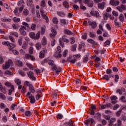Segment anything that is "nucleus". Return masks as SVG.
Masks as SVG:
<instances>
[{
    "mask_svg": "<svg viewBox=\"0 0 126 126\" xmlns=\"http://www.w3.org/2000/svg\"><path fill=\"white\" fill-rule=\"evenodd\" d=\"M48 64L53 66L51 67V69L53 71L55 70L57 74H59V72H61L62 68L61 67H57V65L55 64V62H54L53 60H49L48 61Z\"/></svg>",
    "mask_w": 126,
    "mask_h": 126,
    "instance_id": "obj_1",
    "label": "nucleus"
},
{
    "mask_svg": "<svg viewBox=\"0 0 126 126\" xmlns=\"http://www.w3.org/2000/svg\"><path fill=\"white\" fill-rule=\"evenodd\" d=\"M2 44L7 47L9 51H12L13 49L16 47L14 43H11L9 41H3Z\"/></svg>",
    "mask_w": 126,
    "mask_h": 126,
    "instance_id": "obj_2",
    "label": "nucleus"
},
{
    "mask_svg": "<svg viewBox=\"0 0 126 126\" xmlns=\"http://www.w3.org/2000/svg\"><path fill=\"white\" fill-rule=\"evenodd\" d=\"M13 62H12V60L9 59L6 62L5 65H2V68L3 69H7L8 68H9L10 66H13Z\"/></svg>",
    "mask_w": 126,
    "mask_h": 126,
    "instance_id": "obj_3",
    "label": "nucleus"
},
{
    "mask_svg": "<svg viewBox=\"0 0 126 126\" xmlns=\"http://www.w3.org/2000/svg\"><path fill=\"white\" fill-rule=\"evenodd\" d=\"M29 36L32 39L34 40H39L40 39V32H38L36 34L34 32H32L29 33Z\"/></svg>",
    "mask_w": 126,
    "mask_h": 126,
    "instance_id": "obj_4",
    "label": "nucleus"
},
{
    "mask_svg": "<svg viewBox=\"0 0 126 126\" xmlns=\"http://www.w3.org/2000/svg\"><path fill=\"white\" fill-rule=\"evenodd\" d=\"M27 97H28V98L30 99L31 104H34V103L36 102V99H35V96H34V95H32V94H31V93L28 92L27 94Z\"/></svg>",
    "mask_w": 126,
    "mask_h": 126,
    "instance_id": "obj_5",
    "label": "nucleus"
},
{
    "mask_svg": "<svg viewBox=\"0 0 126 126\" xmlns=\"http://www.w3.org/2000/svg\"><path fill=\"white\" fill-rule=\"evenodd\" d=\"M40 14L42 18H44L46 20V23H48L49 22V18H48V16H47V14H46L43 8H41L40 9Z\"/></svg>",
    "mask_w": 126,
    "mask_h": 126,
    "instance_id": "obj_6",
    "label": "nucleus"
},
{
    "mask_svg": "<svg viewBox=\"0 0 126 126\" xmlns=\"http://www.w3.org/2000/svg\"><path fill=\"white\" fill-rule=\"evenodd\" d=\"M62 47L61 46H58L57 47V53L58 54H55L54 55V56L55 58H56L57 59H60V58H62V54H60L61 52H62Z\"/></svg>",
    "mask_w": 126,
    "mask_h": 126,
    "instance_id": "obj_7",
    "label": "nucleus"
},
{
    "mask_svg": "<svg viewBox=\"0 0 126 126\" xmlns=\"http://www.w3.org/2000/svg\"><path fill=\"white\" fill-rule=\"evenodd\" d=\"M88 24L89 26H91L92 29H96V27H97V23H96L95 21H92L91 20H89L88 22Z\"/></svg>",
    "mask_w": 126,
    "mask_h": 126,
    "instance_id": "obj_8",
    "label": "nucleus"
},
{
    "mask_svg": "<svg viewBox=\"0 0 126 126\" xmlns=\"http://www.w3.org/2000/svg\"><path fill=\"white\" fill-rule=\"evenodd\" d=\"M28 76L32 80H36V77L34 76V73L31 71L28 72Z\"/></svg>",
    "mask_w": 126,
    "mask_h": 126,
    "instance_id": "obj_9",
    "label": "nucleus"
},
{
    "mask_svg": "<svg viewBox=\"0 0 126 126\" xmlns=\"http://www.w3.org/2000/svg\"><path fill=\"white\" fill-rule=\"evenodd\" d=\"M116 8L119 10V11H120V12H123V10H126V5L121 4L120 6H118Z\"/></svg>",
    "mask_w": 126,
    "mask_h": 126,
    "instance_id": "obj_10",
    "label": "nucleus"
},
{
    "mask_svg": "<svg viewBox=\"0 0 126 126\" xmlns=\"http://www.w3.org/2000/svg\"><path fill=\"white\" fill-rule=\"evenodd\" d=\"M84 3L87 4L89 7H93V2L90 0H84Z\"/></svg>",
    "mask_w": 126,
    "mask_h": 126,
    "instance_id": "obj_11",
    "label": "nucleus"
},
{
    "mask_svg": "<svg viewBox=\"0 0 126 126\" xmlns=\"http://www.w3.org/2000/svg\"><path fill=\"white\" fill-rule=\"evenodd\" d=\"M110 4L113 5V6H117L120 4V1L119 0H110Z\"/></svg>",
    "mask_w": 126,
    "mask_h": 126,
    "instance_id": "obj_12",
    "label": "nucleus"
},
{
    "mask_svg": "<svg viewBox=\"0 0 126 126\" xmlns=\"http://www.w3.org/2000/svg\"><path fill=\"white\" fill-rule=\"evenodd\" d=\"M90 14L92 16H94V17H99L100 14H99V12L97 11H92L90 12Z\"/></svg>",
    "mask_w": 126,
    "mask_h": 126,
    "instance_id": "obj_13",
    "label": "nucleus"
},
{
    "mask_svg": "<svg viewBox=\"0 0 126 126\" xmlns=\"http://www.w3.org/2000/svg\"><path fill=\"white\" fill-rule=\"evenodd\" d=\"M110 99L112 101L111 103H112V104H117L118 102L117 101V99H118V97H117V96L113 95L110 97Z\"/></svg>",
    "mask_w": 126,
    "mask_h": 126,
    "instance_id": "obj_14",
    "label": "nucleus"
},
{
    "mask_svg": "<svg viewBox=\"0 0 126 126\" xmlns=\"http://www.w3.org/2000/svg\"><path fill=\"white\" fill-rule=\"evenodd\" d=\"M0 91L4 94H6V89L5 87H3L1 83H0Z\"/></svg>",
    "mask_w": 126,
    "mask_h": 126,
    "instance_id": "obj_15",
    "label": "nucleus"
},
{
    "mask_svg": "<svg viewBox=\"0 0 126 126\" xmlns=\"http://www.w3.org/2000/svg\"><path fill=\"white\" fill-rule=\"evenodd\" d=\"M51 32L52 33L50 34V37L53 39V38H55L56 35H57V31L53 29H51Z\"/></svg>",
    "mask_w": 126,
    "mask_h": 126,
    "instance_id": "obj_16",
    "label": "nucleus"
},
{
    "mask_svg": "<svg viewBox=\"0 0 126 126\" xmlns=\"http://www.w3.org/2000/svg\"><path fill=\"white\" fill-rule=\"evenodd\" d=\"M112 107V104L111 103H107L103 105H101L100 109L104 110V109H106V108H110Z\"/></svg>",
    "mask_w": 126,
    "mask_h": 126,
    "instance_id": "obj_17",
    "label": "nucleus"
},
{
    "mask_svg": "<svg viewBox=\"0 0 126 126\" xmlns=\"http://www.w3.org/2000/svg\"><path fill=\"white\" fill-rule=\"evenodd\" d=\"M22 25L23 26H21V28L24 29V30H26L27 29V28H29V25L28 24L26 23V22H24L22 23Z\"/></svg>",
    "mask_w": 126,
    "mask_h": 126,
    "instance_id": "obj_18",
    "label": "nucleus"
},
{
    "mask_svg": "<svg viewBox=\"0 0 126 126\" xmlns=\"http://www.w3.org/2000/svg\"><path fill=\"white\" fill-rule=\"evenodd\" d=\"M105 4H106V3H105V2L98 3V8L99 9H104V6H105Z\"/></svg>",
    "mask_w": 126,
    "mask_h": 126,
    "instance_id": "obj_19",
    "label": "nucleus"
},
{
    "mask_svg": "<svg viewBox=\"0 0 126 126\" xmlns=\"http://www.w3.org/2000/svg\"><path fill=\"white\" fill-rule=\"evenodd\" d=\"M67 61L68 62V63H75L76 62H77V60L76 59H74V60H72L71 59V58L70 57H68L67 59Z\"/></svg>",
    "mask_w": 126,
    "mask_h": 126,
    "instance_id": "obj_20",
    "label": "nucleus"
},
{
    "mask_svg": "<svg viewBox=\"0 0 126 126\" xmlns=\"http://www.w3.org/2000/svg\"><path fill=\"white\" fill-rule=\"evenodd\" d=\"M40 6H41V8L46 7V1H45V0H42L40 2Z\"/></svg>",
    "mask_w": 126,
    "mask_h": 126,
    "instance_id": "obj_21",
    "label": "nucleus"
},
{
    "mask_svg": "<svg viewBox=\"0 0 126 126\" xmlns=\"http://www.w3.org/2000/svg\"><path fill=\"white\" fill-rule=\"evenodd\" d=\"M57 14L59 15V16H60L61 17H64L65 16V14L64 12L63 11H57Z\"/></svg>",
    "mask_w": 126,
    "mask_h": 126,
    "instance_id": "obj_22",
    "label": "nucleus"
},
{
    "mask_svg": "<svg viewBox=\"0 0 126 126\" xmlns=\"http://www.w3.org/2000/svg\"><path fill=\"white\" fill-rule=\"evenodd\" d=\"M60 24L62 25V26H63L64 25H65L66 24V20L64 19H61L60 20Z\"/></svg>",
    "mask_w": 126,
    "mask_h": 126,
    "instance_id": "obj_23",
    "label": "nucleus"
},
{
    "mask_svg": "<svg viewBox=\"0 0 126 126\" xmlns=\"http://www.w3.org/2000/svg\"><path fill=\"white\" fill-rule=\"evenodd\" d=\"M15 63L17 65V66H23V63H22V62L19 60H17L15 62Z\"/></svg>",
    "mask_w": 126,
    "mask_h": 126,
    "instance_id": "obj_24",
    "label": "nucleus"
},
{
    "mask_svg": "<svg viewBox=\"0 0 126 126\" xmlns=\"http://www.w3.org/2000/svg\"><path fill=\"white\" fill-rule=\"evenodd\" d=\"M110 77H113V75H109V77L108 76V75H105L103 76V79L106 80V81H109V80H110Z\"/></svg>",
    "mask_w": 126,
    "mask_h": 126,
    "instance_id": "obj_25",
    "label": "nucleus"
},
{
    "mask_svg": "<svg viewBox=\"0 0 126 126\" xmlns=\"http://www.w3.org/2000/svg\"><path fill=\"white\" fill-rule=\"evenodd\" d=\"M19 31H20V33L21 35H23V36H25V35H26L27 34L26 33V32H25L24 31V29H23V28H20Z\"/></svg>",
    "mask_w": 126,
    "mask_h": 126,
    "instance_id": "obj_26",
    "label": "nucleus"
},
{
    "mask_svg": "<svg viewBox=\"0 0 126 126\" xmlns=\"http://www.w3.org/2000/svg\"><path fill=\"white\" fill-rule=\"evenodd\" d=\"M29 90L32 93H34L36 92V91L35 90V88H34V86H33V85H32L29 88Z\"/></svg>",
    "mask_w": 126,
    "mask_h": 126,
    "instance_id": "obj_27",
    "label": "nucleus"
},
{
    "mask_svg": "<svg viewBox=\"0 0 126 126\" xmlns=\"http://www.w3.org/2000/svg\"><path fill=\"white\" fill-rule=\"evenodd\" d=\"M119 19L121 22H124L125 21V17L123 14H120L119 17Z\"/></svg>",
    "mask_w": 126,
    "mask_h": 126,
    "instance_id": "obj_28",
    "label": "nucleus"
},
{
    "mask_svg": "<svg viewBox=\"0 0 126 126\" xmlns=\"http://www.w3.org/2000/svg\"><path fill=\"white\" fill-rule=\"evenodd\" d=\"M42 45L43 46H46L47 45V38L45 36H43L42 40Z\"/></svg>",
    "mask_w": 126,
    "mask_h": 126,
    "instance_id": "obj_29",
    "label": "nucleus"
},
{
    "mask_svg": "<svg viewBox=\"0 0 126 126\" xmlns=\"http://www.w3.org/2000/svg\"><path fill=\"white\" fill-rule=\"evenodd\" d=\"M14 91V86H11V89L9 90L8 94V95H11L12 92Z\"/></svg>",
    "mask_w": 126,
    "mask_h": 126,
    "instance_id": "obj_30",
    "label": "nucleus"
},
{
    "mask_svg": "<svg viewBox=\"0 0 126 126\" xmlns=\"http://www.w3.org/2000/svg\"><path fill=\"white\" fill-rule=\"evenodd\" d=\"M35 47L36 50L39 51V50H41V49L42 48V45H41V43H37L35 44Z\"/></svg>",
    "mask_w": 126,
    "mask_h": 126,
    "instance_id": "obj_31",
    "label": "nucleus"
},
{
    "mask_svg": "<svg viewBox=\"0 0 126 126\" xmlns=\"http://www.w3.org/2000/svg\"><path fill=\"white\" fill-rule=\"evenodd\" d=\"M73 125V122L71 121H70L68 122H66L64 124L65 126H71Z\"/></svg>",
    "mask_w": 126,
    "mask_h": 126,
    "instance_id": "obj_32",
    "label": "nucleus"
},
{
    "mask_svg": "<svg viewBox=\"0 0 126 126\" xmlns=\"http://www.w3.org/2000/svg\"><path fill=\"white\" fill-rule=\"evenodd\" d=\"M88 43H90V44H92V45H97V43H96V42H95V41H94V40L91 39H88Z\"/></svg>",
    "mask_w": 126,
    "mask_h": 126,
    "instance_id": "obj_33",
    "label": "nucleus"
},
{
    "mask_svg": "<svg viewBox=\"0 0 126 126\" xmlns=\"http://www.w3.org/2000/svg\"><path fill=\"white\" fill-rule=\"evenodd\" d=\"M116 122V118H113L111 119V120L109 122V124H108V126H113V123H115Z\"/></svg>",
    "mask_w": 126,
    "mask_h": 126,
    "instance_id": "obj_34",
    "label": "nucleus"
},
{
    "mask_svg": "<svg viewBox=\"0 0 126 126\" xmlns=\"http://www.w3.org/2000/svg\"><path fill=\"white\" fill-rule=\"evenodd\" d=\"M62 40L63 42H65V43H68V42H69V40H68V39H67L66 36L65 35L63 36Z\"/></svg>",
    "mask_w": 126,
    "mask_h": 126,
    "instance_id": "obj_35",
    "label": "nucleus"
},
{
    "mask_svg": "<svg viewBox=\"0 0 126 126\" xmlns=\"http://www.w3.org/2000/svg\"><path fill=\"white\" fill-rule=\"evenodd\" d=\"M76 48H77V45H73L71 47V51H72L73 52H75V51H76Z\"/></svg>",
    "mask_w": 126,
    "mask_h": 126,
    "instance_id": "obj_36",
    "label": "nucleus"
},
{
    "mask_svg": "<svg viewBox=\"0 0 126 126\" xmlns=\"http://www.w3.org/2000/svg\"><path fill=\"white\" fill-rule=\"evenodd\" d=\"M82 48H85V43L83 42H81V44H80L79 46V50H81Z\"/></svg>",
    "mask_w": 126,
    "mask_h": 126,
    "instance_id": "obj_37",
    "label": "nucleus"
},
{
    "mask_svg": "<svg viewBox=\"0 0 126 126\" xmlns=\"http://www.w3.org/2000/svg\"><path fill=\"white\" fill-rule=\"evenodd\" d=\"M52 21L54 24H58V23H59V20H58V18L56 17L53 18Z\"/></svg>",
    "mask_w": 126,
    "mask_h": 126,
    "instance_id": "obj_38",
    "label": "nucleus"
},
{
    "mask_svg": "<svg viewBox=\"0 0 126 126\" xmlns=\"http://www.w3.org/2000/svg\"><path fill=\"white\" fill-rule=\"evenodd\" d=\"M0 99L2 100H5L6 99V96L3 94L0 93Z\"/></svg>",
    "mask_w": 126,
    "mask_h": 126,
    "instance_id": "obj_39",
    "label": "nucleus"
},
{
    "mask_svg": "<svg viewBox=\"0 0 126 126\" xmlns=\"http://www.w3.org/2000/svg\"><path fill=\"white\" fill-rule=\"evenodd\" d=\"M27 66H28V67H29V68H30V69H31L32 70H33V65H32V64L30 63H26Z\"/></svg>",
    "mask_w": 126,
    "mask_h": 126,
    "instance_id": "obj_40",
    "label": "nucleus"
},
{
    "mask_svg": "<svg viewBox=\"0 0 126 126\" xmlns=\"http://www.w3.org/2000/svg\"><path fill=\"white\" fill-rule=\"evenodd\" d=\"M27 3L28 6H31L33 4V0H27Z\"/></svg>",
    "mask_w": 126,
    "mask_h": 126,
    "instance_id": "obj_41",
    "label": "nucleus"
},
{
    "mask_svg": "<svg viewBox=\"0 0 126 126\" xmlns=\"http://www.w3.org/2000/svg\"><path fill=\"white\" fill-rule=\"evenodd\" d=\"M10 35H11L12 36H15V37H18V33L15 32H11L10 33Z\"/></svg>",
    "mask_w": 126,
    "mask_h": 126,
    "instance_id": "obj_42",
    "label": "nucleus"
},
{
    "mask_svg": "<svg viewBox=\"0 0 126 126\" xmlns=\"http://www.w3.org/2000/svg\"><path fill=\"white\" fill-rule=\"evenodd\" d=\"M32 113H31L30 111H26L25 112V116H26V117H30V116H32Z\"/></svg>",
    "mask_w": 126,
    "mask_h": 126,
    "instance_id": "obj_43",
    "label": "nucleus"
},
{
    "mask_svg": "<svg viewBox=\"0 0 126 126\" xmlns=\"http://www.w3.org/2000/svg\"><path fill=\"white\" fill-rule=\"evenodd\" d=\"M29 14V11L27 10V9H25L23 11V15H25L26 16H27Z\"/></svg>",
    "mask_w": 126,
    "mask_h": 126,
    "instance_id": "obj_44",
    "label": "nucleus"
},
{
    "mask_svg": "<svg viewBox=\"0 0 126 126\" xmlns=\"http://www.w3.org/2000/svg\"><path fill=\"white\" fill-rule=\"evenodd\" d=\"M46 31V27H42L41 28V35H44L45 34V32Z\"/></svg>",
    "mask_w": 126,
    "mask_h": 126,
    "instance_id": "obj_45",
    "label": "nucleus"
},
{
    "mask_svg": "<svg viewBox=\"0 0 126 126\" xmlns=\"http://www.w3.org/2000/svg\"><path fill=\"white\" fill-rule=\"evenodd\" d=\"M8 38H9V40L11 41V42H12V43L15 42V39H14V38L13 37L11 36V35H9Z\"/></svg>",
    "mask_w": 126,
    "mask_h": 126,
    "instance_id": "obj_46",
    "label": "nucleus"
},
{
    "mask_svg": "<svg viewBox=\"0 0 126 126\" xmlns=\"http://www.w3.org/2000/svg\"><path fill=\"white\" fill-rule=\"evenodd\" d=\"M4 85H5V86H6L7 87H11V86H13V85H11V83L8 82L4 83Z\"/></svg>",
    "mask_w": 126,
    "mask_h": 126,
    "instance_id": "obj_47",
    "label": "nucleus"
},
{
    "mask_svg": "<svg viewBox=\"0 0 126 126\" xmlns=\"http://www.w3.org/2000/svg\"><path fill=\"white\" fill-rule=\"evenodd\" d=\"M64 32L65 34H67V35H72V32L68 30H65Z\"/></svg>",
    "mask_w": 126,
    "mask_h": 126,
    "instance_id": "obj_48",
    "label": "nucleus"
},
{
    "mask_svg": "<svg viewBox=\"0 0 126 126\" xmlns=\"http://www.w3.org/2000/svg\"><path fill=\"white\" fill-rule=\"evenodd\" d=\"M45 57V53H43V51H40L39 53V58L40 59H43Z\"/></svg>",
    "mask_w": 126,
    "mask_h": 126,
    "instance_id": "obj_49",
    "label": "nucleus"
},
{
    "mask_svg": "<svg viewBox=\"0 0 126 126\" xmlns=\"http://www.w3.org/2000/svg\"><path fill=\"white\" fill-rule=\"evenodd\" d=\"M12 27H13V29H15V30L18 29V28H19V25H18L17 24H13Z\"/></svg>",
    "mask_w": 126,
    "mask_h": 126,
    "instance_id": "obj_50",
    "label": "nucleus"
},
{
    "mask_svg": "<svg viewBox=\"0 0 126 126\" xmlns=\"http://www.w3.org/2000/svg\"><path fill=\"white\" fill-rule=\"evenodd\" d=\"M117 21H118V19L115 18V20H114V23L116 26L119 27V26H120V25H121V23H120L119 22H118Z\"/></svg>",
    "mask_w": 126,
    "mask_h": 126,
    "instance_id": "obj_51",
    "label": "nucleus"
},
{
    "mask_svg": "<svg viewBox=\"0 0 126 126\" xmlns=\"http://www.w3.org/2000/svg\"><path fill=\"white\" fill-rule=\"evenodd\" d=\"M121 102H122L123 103H126V96H122L121 98Z\"/></svg>",
    "mask_w": 126,
    "mask_h": 126,
    "instance_id": "obj_52",
    "label": "nucleus"
},
{
    "mask_svg": "<svg viewBox=\"0 0 126 126\" xmlns=\"http://www.w3.org/2000/svg\"><path fill=\"white\" fill-rule=\"evenodd\" d=\"M24 3H25L24 2V0H20L18 2V5L19 6H20V5H23V4H24Z\"/></svg>",
    "mask_w": 126,
    "mask_h": 126,
    "instance_id": "obj_53",
    "label": "nucleus"
},
{
    "mask_svg": "<svg viewBox=\"0 0 126 126\" xmlns=\"http://www.w3.org/2000/svg\"><path fill=\"white\" fill-rule=\"evenodd\" d=\"M15 82L16 83L17 85H20L21 84V81H20L18 79H16L15 80Z\"/></svg>",
    "mask_w": 126,
    "mask_h": 126,
    "instance_id": "obj_54",
    "label": "nucleus"
},
{
    "mask_svg": "<svg viewBox=\"0 0 126 126\" xmlns=\"http://www.w3.org/2000/svg\"><path fill=\"white\" fill-rule=\"evenodd\" d=\"M73 58L75 60H77V59H79L81 56L80 54H76L73 56Z\"/></svg>",
    "mask_w": 126,
    "mask_h": 126,
    "instance_id": "obj_55",
    "label": "nucleus"
},
{
    "mask_svg": "<svg viewBox=\"0 0 126 126\" xmlns=\"http://www.w3.org/2000/svg\"><path fill=\"white\" fill-rule=\"evenodd\" d=\"M13 20L15 22H19L20 21V18L15 17L13 18Z\"/></svg>",
    "mask_w": 126,
    "mask_h": 126,
    "instance_id": "obj_56",
    "label": "nucleus"
},
{
    "mask_svg": "<svg viewBox=\"0 0 126 126\" xmlns=\"http://www.w3.org/2000/svg\"><path fill=\"white\" fill-rule=\"evenodd\" d=\"M70 44L73 45V44H74L75 43V38L74 37H71L70 39Z\"/></svg>",
    "mask_w": 126,
    "mask_h": 126,
    "instance_id": "obj_57",
    "label": "nucleus"
},
{
    "mask_svg": "<svg viewBox=\"0 0 126 126\" xmlns=\"http://www.w3.org/2000/svg\"><path fill=\"white\" fill-rule=\"evenodd\" d=\"M63 5L66 8H68V4L67 3V2L66 1L63 2Z\"/></svg>",
    "mask_w": 126,
    "mask_h": 126,
    "instance_id": "obj_58",
    "label": "nucleus"
},
{
    "mask_svg": "<svg viewBox=\"0 0 126 126\" xmlns=\"http://www.w3.org/2000/svg\"><path fill=\"white\" fill-rule=\"evenodd\" d=\"M24 84H25V85H26L27 86H28L29 87H30L32 85V84H30V82H29L27 81L25 82Z\"/></svg>",
    "mask_w": 126,
    "mask_h": 126,
    "instance_id": "obj_59",
    "label": "nucleus"
},
{
    "mask_svg": "<svg viewBox=\"0 0 126 126\" xmlns=\"http://www.w3.org/2000/svg\"><path fill=\"white\" fill-rule=\"evenodd\" d=\"M112 14H113L114 16H116V17L119 16V13L116 11H113L112 12Z\"/></svg>",
    "mask_w": 126,
    "mask_h": 126,
    "instance_id": "obj_60",
    "label": "nucleus"
},
{
    "mask_svg": "<svg viewBox=\"0 0 126 126\" xmlns=\"http://www.w3.org/2000/svg\"><path fill=\"white\" fill-rule=\"evenodd\" d=\"M32 30H36V25L35 24H32L31 26Z\"/></svg>",
    "mask_w": 126,
    "mask_h": 126,
    "instance_id": "obj_61",
    "label": "nucleus"
},
{
    "mask_svg": "<svg viewBox=\"0 0 126 126\" xmlns=\"http://www.w3.org/2000/svg\"><path fill=\"white\" fill-rule=\"evenodd\" d=\"M82 38L84 40H86V39H87V33H84L82 36Z\"/></svg>",
    "mask_w": 126,
    "mask_h": 126,
    "instance_id": "obj_62",
    "label": "nucleus"
},
{
    "mask_svg": "<svg viewBox=\"0 0 126 126\" xmlns=\"http://www.w3.org/2000/svg\"><path fill=\"white\" fill-rule=\"evenodd\" d=\"M19 73L22 76H25V73L24 72L22 71V70H19Z\"/></svg>",
    "mask_w": 126,
    "mask_h": 126,
    "instance_id": "obj_63",
    "label": "nucleus"
},
{
    "mask_svg": "<svg viewBox=\"0 0 126 126\" xmlns=\"http://www.w3.org/2000/svg\"><path fill=\"white\" fill-rule=\"evenodd\" d=\"M41 97H42V95L40 94H37L36 95H35V98L36 100H39V99H40Z\"/></svg>",
    "mask_w": 126,
    "mask_h": 126,
    "instance_id": "obj_64",
    "label": "nucleus"
}]
</instances>
